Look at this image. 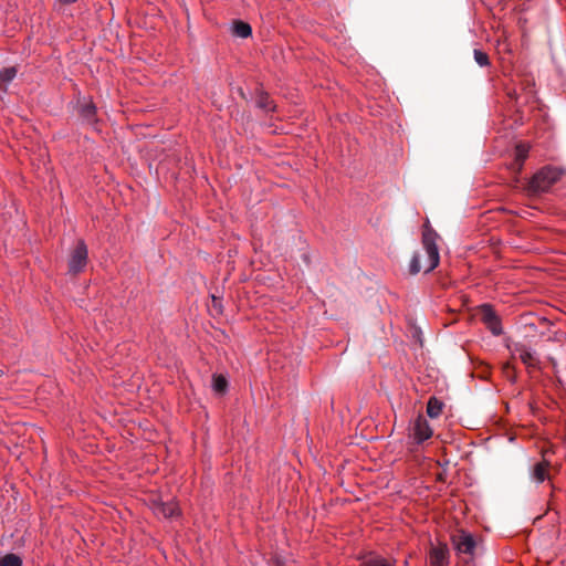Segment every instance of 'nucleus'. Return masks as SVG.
I'll return each instance as SVG.
<instances>
[{
  "label": "nucleus",
  "mask_w": 566,
  "mask_h": 566,
  "mask_svg": "<svg viewBox=\"0 0 566 566\" xmlns=\"http://www.w3.org/2000/svg\"><path fill=\"white\" fill-rule=\"evenodd\" d=\"M437 238V232L430 227V223L427 220L422 233V245L426 251V260L422 262L421 256L416 253L410 261L409 272L411 274H417L421 270L428 273L439 265L440 255L436 243Z\"/></svg>",
  "instance_id": "nucleus-1"
},
{
  "label": "nucleus",
  "mask_w": 566,
  "mask_h": 566,
  "mask_svg": "<svg viewBox=\"0 0 566 566\" xmlns=\"http://www.w3.org/2000/svg\"><path fill=\"white\" fill-rule=\"evenodd\" d=\"M563 170L553 167L545 166L538 170L528 184V189L532 192H544L547 191L555 182L562 177Z\"/></svg>",
  "instance_id": "nucleus-2"
},
{
  "label": "nucleus",
  "mask_w": 566,
  "mask_h": 566,
  "mask_svg": "<svg viewBox=\"0 0 566 566\" xmlns=\"http://www.w3.org/2000/svg\"><path fill=\"white\" fill-rule=\"evenodd\" d=\"M432 434L433 430L422 415H419L408 427V437L417 444L429 440Z\"/></svg>",
  "instance_id": "nucleus-3"
},
{
  "label": "nucleus",
  "mask_w": 566,
  "mask_h": 566,
  "mask_svg": "<svg viewBox=\"0 0 566 566\" xmlns=\"http://www.w3.org/2000/svg\"><path fill=\"white\" fill-rule=\"evenodd\" d=\"M87 247L83 240H80L70 254L67 262L69 273L73 275L81 273L87 264Z\"/></svg>",
  "instance_id": "nucleus-4"
},
{
  "label": "nucleus",
  "mask_w": 566,
  "mask_h": 566,
  "mask_svg": "<svg viewBox=\"0 0 566 566\" xmlns=\"http://www.w3.org/2000/svg\"><path fill=\"white\" fill-rule=\"evenodd\" d=\"M453 544L458 554L467 555L470 559L473 557L476 542L470 533L460 531L453 536Z\"/></svg>",
  "instance_id": "nucleus-5"
},
{
  "label": "nucleus",
  "mask_w": 566,
  "mask_h": 566,
  "mask_svg": "<svg viewBox=\"0 0 566 566\" xmlns=\"http://www.w3.org/2000/svg\"><path fill=\"white\" fill-rule=\"evenodd\" d=\"M481 319L494 335L502 333L501 323L491 305L481 306Z\"/></svg>",
  "instance_id": "nucleus-6"
},
{
  "label": "nucleus",
  "mask_w": 566,
  "mask_h": 566,
  "mask_svg": "<svg viewBox=\"0 0 566 566\" xmlns=\"http://www.w3.org/2000/svg\"><path fill=\"white\" fill-rule=\"evenodd\" d=\"M514 353L518 356L521 361L527 367L532 369L541 368V361L535 355L533 350L524 345H517L515 347Z\"/></svg>",
  "instance_id": "nucleus-7"
},
{
  "label": "nucleus",
  "mask_w": 566,
  "mask_h": 566,
  "mask_svg": "<svg viewBox=\"0 0 566 566\" xmlns=\"http://www.w3.org/2000/svg\"><path fill=\"white\" fill-rule=\"evenodd\" d=\"M430 566H449V549L447 545L431 547L429 552Z\"/></svg>",
  "instance_id": "nucleus-8"
},
{
  "label": "nucleus",
  "mask_w": 566,
  "mask_h": 566,
  "mask_svg": "<svg viewBox=\"0 0 566 566\" xmlns=\"http://www.w3.org/2000/svg\"><path fill=\"white\" fill-rule=\"evenodd\" d=\"M153 511L157 516L165 518L178 516L180 511L176 501L170 500L168 502H155Z\"/></svg>",
  "instance_id": "nucleus-9"
},
{
  "label": "nucleus",
  "mask_w": 566,
  "mask_h": 566,
  "mask_svg": "<svg viewBox=\"0 0 566 566\" xmlns=\"http://www.w3.org/2000/svg\"><path fill=\"white\" fill-rule=\"evenodd\" d=\"M548 468H549V462L546 460H543L542 462L536 463L534 465L533 473H532L533 479L538 483L544 482L546 479H548Z\"/></svg>",
  "instance_id": "nucleus-10"
},
{
  "label": "nucleus",
  "mask_w": 566,
  "mask_h": 566,
  "mask_svg": "<svg viewBox=\"0 0 566 566\" xmlns=\"http://www.w3.org/2000/svg\"><path fill=\"white\" fill-rule=\"evenodd\" d=\"M443 409V403L436 397H431L427 403V413L430 418H438Z\"/></svg>",
  "instance_id": "nucleus-11"
},
{
  "label": "nucleus",
  "mask_w": 566,
  "mask_h": 566,
  "mask_svg": "<svg viewBox=\"0 0 566 566\" xmlns=\"http://www.w3.org/2000/svg\"><path fill=\"white\" fill-rule=\"evenodd\" d=\"M396 562L379 555H370L364 560V566H395Z\"/></svg>",
  "instance_id": "nucleus-12"
},
{
  "label": "nucleus",
  "mask_w": 566,
  "mask_h": 566,
  "mask_svg": "<svg viewBox=\"0 0 566 566\" xmlns=\"http://www.w3.org/2000/svg\"><path fill=\"white\" fill-rule=\"evenodd\" d=\"M232 31L234 35L243 39L249 38L252 33L250 24L243 21H235Z\"/></svg>",
  "instance_id": "nucleus-13"
},
{
  "label": "nucleus",
  "mask_w": 566,
  "mask_h": 566,
  "mask_svg": "<svg viewBox=\"0 0 566 566\" xmlns=\"http://www.w3.org/2000/svg\"><path fill=\"white\" fill-rule=\"evenodd\" d=\"M530 146L527 144H518L515 148V159L518 165V170L522 169L523 163L528 156Z\"/></svg>",
  "instance_id": "nucleus-14"
},
{
  "label": "nucleus",
  "mask_w": 566,
  "mask_h": 566,
  "mask_svg": "<svg viewBox=\"0 0 566 566\" xmlns=\"http://www.w3.org/2000/svg\"><path fill=\"white\" fill-rule=\"evenodd\" d=\"M17 69L14 66L0 69V86L8 84L17 76Z\"/></svg>",
  "instance_id": "nucleus-15"
},
{
  "label": "nucleus",
  "mask_w": 566,
  "mask_h": 566,
  "mask_svg": "<svg viewBox=\"0 0 566 566\" xmlns=\"http://www.w3.org/2000/svg\"><path fill=\"white\" fill-rule=\"evenodd\" d=\"M228 381L224 376L222 375H214L213 376V382L212 388L218 394H223L227 390Z\"/></svg>",
  "instance_id": "nucleus-16"
},
{
  "label": "nucleus",
  "mask_w": 566,
  "mask_h": 566,
  "mask_svg": "<svg viewBox=\"0 0 566 566\" xmlns=\"http://www.w3.org/2000/svg\"><path fill=\"white\" fill-rule=\"evenodd\" d=\"M256 104L260 108H263L266 112L275 111V105L273 104V101H271L266 94H260Z\"/></svg>",
  "instance_id": "nucleus-17"
},
{
  "label": "nucleus",
  "mask_w": 566,
  "mask_h": 566,
  "mask_svg": "<svg viewBox=\"0 0 566 566\" xmlns=\"http://www.w3.org/2000/svg\"><path fill=\"white\" fill-rule=\"evenodd\" d=\"M22 560L14 554H7L0 559V566H21Z\"/></svg>",
  "instance_id": "nucleus-18"
},
{
  "label": "nucleus",
  "mask_w": 566,
  "mask_h": 566,
  "mask_svg": "<svg viewBox=\"0 0 566 566\" xmlns=\"http://www.w3.org/2000/svg\"><path fill=\"white\" fill-rule=\"evenodd\" d=\"M473 55H474L475 62L480 66L484 67V66H489L490 65V59H489V55L485 52L475 49L474 52H473Z\"/></svg>",
  "instance_id": "nucleus-19"
},
{
  "label": "nucleus",
  "mask_w": 566,
  "mask_h": 566,
  "mask_svg": "<svg viewBox=\"0 0 566 566\" xmlns=\"http://www.w3.org/2000/svg\"><path fill=\"white\" fill-rule=\"evenodd\" d=\"M82 115L87 119H93L96 114V107L93 103H88L82 107Z\"/></svg>",
  "instance_id": "nucleus-20"
},
{
  "label": "nucleus",
  "mask_w": 566,
  "mask_h": 566,
  "mask_svg": "<svg viewBox=\"0 0 566 566\" xmlns=\"http://www.w3.org/2000/svg\"><path fill=\"white\" fill-rule=\"evenodd\" d=\"M61 3H64V4H71V3H74L76 2V0H59Z\"/></svg>",
  "instance_id": "nucleus-21"
},
{
  "label": "nucleus",
  "mask_w": 566,
  "mask_h": 566,
  "mask_svg": "<svg viewBox=\"0 0 566 566\" xmlns=\"http://www.w3.org/2000/svg\"><path fill=\"white\" fill-rule=\"evenodd\" d=\"M276 566H282V565H276Z\"/></svg>",
  "instance_id": "nucleus-22"
}]
</instances>
